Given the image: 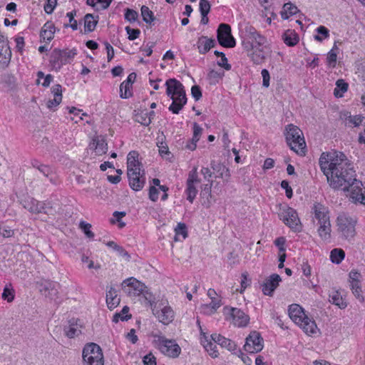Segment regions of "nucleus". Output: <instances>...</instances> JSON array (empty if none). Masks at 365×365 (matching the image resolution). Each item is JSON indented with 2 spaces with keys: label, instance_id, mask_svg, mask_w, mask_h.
<instances>
[{
  "label": "nucleus",
  "instance_id": "f257e3e1",
  "mask_svg": "<svg viewBox=\"0 0 365 365\" xmlns=\"http://www.w3.org/2000/svg\"><path fill=\"white\" fill-rule=\"evenodd\" d=\"M321 170L334 189L350 192L352 198L365 205L362 182L356 178V171L346 155L341 152L323 153L319 160Z\"/></svg>",
  "mask_w": 365,
  "mask_h": 365
},
{
  "label": "nucleus",
  "instance_id": "f03ea898",
  "mask_svg": "<svg viewBox=\"0 0 365 365\" xmlns=\"http://www.w3.org/2000/svg\"><path fill=\"white\" fill-rule=\"evenodd\" d=\"M166 94L173 102L168 110L174 114H178L187 103L186 93L184 86L176 78H169L165 82Z\"/></svg>",
  "mask_w": 365,
  "mask_h": 365
},
{
  "label": "nucleus",
  "instance_id": "7ed1b4c3",
  "mask_svg": "<svg viewBox=\"0 0 365 365\" xmlns=\"http://www.w3.org/2000/svg\"><path fill=\"white\" fill-rule=\"evenodd\" d=\"M284 135L286 143L292 150L299 155H305L306 143L303 132L298 126L292 123L287 125Z\"/></svg>",
  "mask_w": 365,
  "mask_h": 365
},
{
  "label": "nucleus",
  "instance_id": "20e7f679",
  "mask_svg": "<svg viewBox=\"0 0 365 365\" xmlns=\"http://www.w3.org/2000/svg\"><path fill=\"white\" fill-rule=\"evenodd\" d=\"M82 357L83 365H104L102 349L96 343L91 342L85 345Z\"/></svg>",
  "mask_w": 365,
  "mask_h": 365
},
{
  "label": "nucleus",
  "instance_id": "39448f33",
  "mask_svg": "<svg viewBox=\"0 0 365 365\" xmlns=\"http://www.w3.org/2000/svg\"><path fill=\"white\" fill-rule=\"evenodd\" d=\"M76 55L77 50L76 48L71 50L54 48L51 53L49 63L53 70L58 71L63 65L69 63V60L73 58Z\"/></svg>",
  "mask_w": 365,
  "mask_h": 365
},
{
  "label": "nucleus",
  "instance_id": "423d86ee",
  "mask_svg": "<svg viewBox=\"0 0 365 365\" xmlns=\"http://www.w3.org/2000/svg\"><path fill=\"white\" fill-rule=\"evenodd\" d=\"M356 220L346 214H341L336 218L338 232L341 237L351 240L356 235Z\"/></svg>",
  "mask_w": 365,
  "mask_h": 365
},
{
  "label": "nucleus",
  "instance_id": "0eeeda50",
  "mask_svg": "<svg viewBox=\"0 0 365 365\" xmlns=\"http://www.w3.org/2000/svg\"><path fill=\"white\" fill-rule=\"evenodd\" d=\"M279 217L291 230L296 232L302 231V224L297 211L287 205H285L278 214Z\"/></svg>",
  "mask_w": 365,
  "mask_h": 365
},
{
  "label": "nucleus",
  "instance_id": "6e6552de",
  "mask_svg": "<svg viewBox=\"0 0 365 365\" xmlns=\"http://www.w3.org/2000/svg\"><path fill=\"white\" fill-rule=\"evenodd\" d=\"M217 39L218 43L225 48H233L236 45L235 38L231 33V26L222 23L217 30Z\"/></svg>",
  "mask_w": 365,
  "mask_h": 365
},
{
  "label": "nucleus",
  "instance_id": "1a4fd4ad",
  "mask_svg": "<svg viewBox=\"0 0 365 365\" xmlns=\"http://www.w3.org/2000/svg\"><path fill=\"white\" fill-rule=\"evenodd\" d=\"M160 302L158 306L156 304L152 307L153 314L158 319L159 322L165 325L170 324L175 318V312L169 305H164Z\"/></svg>",
  "mask_w": 365,
  "mask_h": 365
},
{
  "label": "nucleus",
  "instance_id": "9d476101",
  "mask_svg": "<svg viewBox=\"0 0 365 365\" xmlns=\"http://www.w3.org/2000/svg\"><path fill=\"white\" fill-rule=\"evenodd\" d=\"M264 347V339L259 332L252 331L247 336L244 349L247 352L255 354L262 350Z\"/></svg>",
  "mask_w": 365,
  "mask_h": 365
},
{
  "label": "nucleus",
  "instance_id": "9b49d317",
  "mask_svg": "<svg viewBox=\"0 0 365 365\" xmlns=\"http://www.w3.org/2000/svg\"><path fill=\"white\" fill-rule=\"evenodd\" d=\"M158 346L160 351L171 358L178 357L181 349L175 340L168 339L165 336H160L158 339Z\"/></svg>",
  "mask_w": 365,
  "mask_h": 365
},
{
  "label": "nucleus",
  "instance_id": "f8f14e48",
  "mask_svg": "<svg viewBox=\"0 0 365 365\" xmlns=\"http://www.w3.org/2000/svg\"><path fill=\"white\" fill-rule=\"evenodd\" d=\"M127 175L130 187L135 191H139L143 189L145 183V173H140V168L128 169Z\"/></svg>",
  "mask_w": 365,
  "mask_h": 365
},
{
  "label": "nucleus",
  "instance_id": "ddd939ff",
  "mask_svg": "<svg viewBox=\"0 0 365 365\" xmlns=\"http://www.w3.org/2000/svg\"><path fill=\"white\" fill-rule=\"evenodd\" d=\"M122 285H126L133 288L135 291L138 292V294H143L145 299L150 303L151 307H153L155 297L150 292H148V290H147V287L144 284L132 277L124 280L122 283Z\"/></svg>",
  "mask_w": 365,
  "mask_h": 365
},
{
  "label": "nucleus",
  "instance_id": "4468645a",
  "mask_svg": "<svg viewBox=\"0 0 365 365\" xmlns=\"http://www.w3.org/2000/svg\"><path fill=\"white\" fill-rule=\"evenodd\" d=\"M225 311L230 314L232 318L235 325L239 327H244L247 325L250 322V317L246 314L242 310L238 308L225 307Z\"/></svg>",
  "mask_w": 365,
  "mask_h": 365
},
{
  "label": "nucleus",
  "instance_id": "2eb2a0df",
  "mask_svg": "<svg viewBox=\"0 0 365 365\" xmlns=\"http://www.w3.org/2000/svg\"><path fill=\"white\" fill-rule=\"evenodd\" d=\"M282 281L281 277L278 274H271L262 285V292L264 295L272 296L274 290L279 286Z\"/></svg>",
  "mask_w": 365,
  "mask_h": 365
},
{
  "label": "nucleus",
  "instance_id": "dca6fc26",
  "mask_svg": "<svg viewBox=\"0 0 365 365\" xmlns=\"http://www.w3.org/2000/svg\"><path fill=\"white\" fill-rule=\"evenodd\" d=\"M59 284L55 282L45 280L39 284L40 292L46 297L53 299L57 297Z\"/></svg>",
  "mask_w": 365,
  "mask_h": 365
},
{
  "label": "nucleus",
  "instance_id": "f3484780",
  "mask_svg": "<svg viewBox=\"0 0 365 365\" xmlns=\"http://www.w3.org/2000/svg\"><path fill=\"white\" fill-rule=\"evenodd\" d=\"M289 316L290 319L298 324L302 323L304 319L303 317H307L303 308L297 304H292L289 306L288 309Z\"/></svg>",
  "mask_w": 365,
  "mask_h": 365
},
{
  "label": "nucleus",
  "instance_id": "a211bd4d",
  "mask_svg": "<svg viewBox=\"0 0 365 365\" xmlns=\"http://www.w3.org/2000/svg\"><path fill=\"white\" fill-rule=\"evenodd\" d=\"M211 339L217 344L220 345L221 347L227 349L230 351H234L237 349V344L230 339L225 338V336L218 334H212Z\"/></svg>",
  "mask_w": 365,
  "mask_h": 365
},
{
  "label": "nucleus",
  "instance_id": "6ab92c4d",
  "mask_svg": "<svg viewBox=\"0 0 365 365\" xmlns=\"http://www.w3.org/2000/svg\"><path fill=\"white\" fill-rule=\"evenodd\" d=\"M312 210L314 218L318 220V224L322 223L323 221L327 222L329 220L328 210L327 207L321 203H315L312 207Z\"/></svg>",
  "mask_w": 365,
  "mask_h": 365
},
{
  "label": "nucleus",
  "instance_id": "aec40b11",
  "mask_svg": "<svg viewBox=\"0 0 365 365\" xmlns=\"http://www.w3.org/2000/svg\"><path fill=\"white\" fill-rule=\"evenodd\" d=\"M215 41L212 38H209L205 36H201L197 41V46L200 54H205L211 48L215 47Z\"/></svg>",
  "mask_w": 365,
  "mask_h": 365
},
{
  "label": "nucleus",
  "instance_id": "412c9836",
  "mask_svg": "<svg viewBox=\"0 0 365 365\" xmlns=\"http://www.w3.org/2000/svg\"><path fill=\"white\" fill-rule=\"evenodd\" d=\"M303 322H302V323H299L298 325L307 334L312 335L319 331V329L317 328L314 320L309 318L308 316L303 317Z\"/></svg>",
  "mask_w": 365,
  "mask_h": 365
},
{
  "label": "nucleus",
  "instance_id": "4be33fe9",
  "mask_svg": "<svg viewBox=\"0 0 365 365\" xmlns=\"http://www.w3.org/2000/svg\"><path fill=\"white\" fill-rule=\"evenodd\" d=\"M120 298L118 297L117 290L110 287L106 292V303L109 309L115 308L120 303Z\"/></svg>",
  "mask_w": 365,
  "mask_h": 365
},
{
  "label": "nucleus",
  "instance_id": "5701e85b",
  "mask_svg": "<svg viewBox=\"0 0 365 365\" xmlns=\"http://www.w3.org/2000/svg\"><path fill=\"white\" fill-rule=\"evenodd\" d=\"M56 31V27L51 21H47L41 29L40 36L44 41H51Z\"/></svg>",
  "mask_w": 365,
  "mask_h": 365
},
{
  "label": "nucleus",
  "instance_id": "b1692460",
  "mask_svg": "<svg viewBox=\"0 0 365 365\" xmlns=\"http://www.w3.org/2000/svg\"><path fill=\"white\" fill-rule=\"evenodd\" d=\"M24 207L30 212L38 214L42 211L41 201H38L34 198H29L22 202Z\"/></svg>",
  "mask_w": 365,
  "mask_h": 365
},
{
  "label": "nucleus",
  "instance_id": "393cba45",
  "mask_svg": "<svg viewBox=\"0 0 365 365\" xmlns=\"http://www.w3.org/2000/svg\"><path fill=\"white\" fill-rule=\"evenodd\" d=\"M282 39L284 43L288 46H294L299 42V36L291 29L287 30L282 35Z\"/></svg>",
  "mask_w": 365,
  "mask_h": 365
},
{
  "label": "nucleus",
  "instance_id": "a878e982",
  "mask_svg": "<svg viewBox=\"0 0 365 365\" xmlns=\"http://www.w3.org/2000/svg\"><path fill=\"white\" fill-rule=\"evenodd\" d=\"M255 64L262 63L265 58V52L263 47H256L250 53L248 54Z\"/></svg>",
  "mask_w": 365,
  "mask_h": 365
},
{
  "label": "nucleus",
  "instance_id": "bb28decb",
  "mask_svg": "<svg viewBox=\"0 0 365 365\" xmlns=\"http://www.w3.org/2000/svg\"><path fill=\"white\" fill-rule=\"evenodd\" d=\"M91 148H94L98 155L105 154L108 150V144L103 138H98L93 140V143L90 144Z\"/></svg>",
  "mask_w": 365,
  "mask_h": 365
},
{
  "label": "nucleus",
  "instance_id": "cd10ccee",
  "mask_svg": "<svg viewBox=\"0 0 365 365\" xmlns=\"http://www.w3.org/2000/svg\"><path fill=\"white\" fill-rule=\"evenodd\" d=\"M78 319H72L68 321V326H65L63 331L66 336L73 338L81 333V330L76 327Z\"/></svg>",
  "mask_w": 365,
  "mask_h": 365
},
{
  "label": "nucleus",
  "instance_id": "c85d7f7f",
  "mask_svg": "<svg viewBox=\"0 0 365 365\" xmlns=\"http://www.w3.org/2000/svg\"><path fill=\"white\" fill-rule=\"evenodd\" d=\"M211 168L213 170V174L215 178H222L225 174L229 175V170L225 165L215 161H212L210 163Z\"/></svg>",
  "mask_w": 365,
  "mask_h": 365
},
{
  "label": "nucleus",
  "instance_id": "c756f323",
  "mask_svg": "<svg viewBox=\"0 0 365 365\" xmlns=\"http://www.w3.org/2000/svg\"><path fill=\"white\" fill-rule=\"evenodd\" d=\"M319 227L317 230L319 235L323 240H329L331 238V224L330 220L322 222L319 224Z\"/></svg>",
  "mask_w": 365,
  "mask_h": 365
},
{
  "label": "nucleus",
  "instance_id": "7c9ffc66",
  "mask_svg": "<svg viewBox=\"0 0 365 365\" xmlns=\"http://www.w3.org/2000/svg\"><path fill=\"white\" fill-rule=\"evenodd\" d=\"M98 16H96V19L91 14H87L84 16V27H85V33H90L94 31L98 21Z\"/></svg>",
  "mask_w": 365,
  "mask_h": 365
},
{
  "label": "nucleus",
  "instance_id": "2f4dec72",
  "mask_svg": "<svg viewBox=\"0 0 365 365\" xmlns=\"http://www.w3.org/2000/svg\"><path fill=\"white\" fill-rule=\"evenodd\" d=\"M242 26L240 29L242 38L252 40L258 31L249 23L244 24Z\"/></svg>",
  "mask_w": 365,
  "mask_h": 365
},
{
  "label": "nucleus",
  "instance_id": "473e14b6",
  "mask_svg": "<svg viewBox=\"0 0 365 365\" xmlns=\"http://www.w3.org/2000/svg\"><path fill=\"white\" fill-rule=\"evenodd\" d=\"M299 11L298 8L291 2L285 3L283 6V11H281V16L283 19H288Z\"/></svg>",
  "mask_w": 365,
  "mask_h": 365
},
{
  "label": "nucleus",
  "instance_id": "72a5a7b5",
  "mask_svg": "<svg viewBox=\"0 0 365 365\" xmlns=\"http://www.w3.org/2000/svg\"><path fill=\"white\" fill-rule=\"evenodd\" d=\"M38 171L41 173L45 177L48 178L49 181L53 184L57 185L58 182V179L56 173L53 172V170L48 165H43L39 168Z\"/></svg>",
  "mask_w": 365,
  "mask_h": 365
},
{
  "label": "nucleus",
  "instance_id": "f704fd0d",
  "mask_svg": "<svg viewBox=\"0 0 365 365\" xmlns=\"http://www.w3.org/2000/svg\"><path fill=\"white\" fill-rule=\"evenodd\" d=\"M329 302L338 306L340 309H344L347 306L346 302L343 299L338 291H333L329 294Z\"/></svg>",
  "mask_w": 365,
  "mask_h": 365
},
{
  "label": "nucleus",
  "instance_id": "c9c22d12",
  "mask_svg": "<svg viewBox=\"0 0 365 365\" xmlns=\"http://www.w3.org/2000/svg\"><path fill=\"white\" fill-rule=\"evenodd\" d=\"M140 11L143 21L150 25H154V21L156 19L153 12L145 5L142 6Z\"/></svg>",
  "mask_w": 365,
  "mask_h": 365
},
{
  "label": "nucleus",
  "instance_id": "e433bc0d",
  "mask_svg": "<svg viewBox=\"0 0 365 365\" xmlns=\"http://www.w3.org/2000/svg\"><path fill=\"white\" fill-rule=\"evenodd\" d=\"M175 241H182L187 237V227L185 223L179 222L175 228Z\"/></svg>",
  "mask_w": 365,
  "mask_h": 365
},
{
  "label": "nucleus",
  "instance_id": "4c0bfd02",
  "mask_svg": "<svg viewBox=\"0 0 365 365\" xmlns=\"http://www.w3.org/2000/svg\"><path fill=\"white\" fill-rule=\"evenodd\" d=\"M348 83L342 79H339L336 82V88L334 90V95L336 98L343 96V93L348 89Z\"/></svg>",
  "mask_w": 365,
  "mask_h": 365
},
{
  "label": "nucleus",
  "instance_id": "58836bf2",
  "mask_svg": "<svg viewBox=\"0 0 365 365\" xmlns=\"http://www.w3.org/2000/svg\"><path fill=\"white\" fill-rule=\"evenodd\" d=\"M345 257V252L343 250L335 248L331 251L330 259L333 263L339 264Z\"/></svg>",
  "mask_w": 365,
  "mask_h": 365
},
{
  "label": "nucleus",
  "instance_id": "ea45409f",
  "mask_svg": "<svg viewBox=\"0 0 365 365\" xmlns=\"http://www.w3.org/2000/svg\"><path fill=\"white\" fill-rule=\"evenodd\" d=\"M138 153L136 151H130L127 157V165L128 169L140 168V163L137 158Z\"/></svg>",
  "mask_w": 365,
  "mask_h": 365
},
{
  "label": "nucleus",
  "instance_id": "a19ab883",
  "mask_svg": "<svg viewBox=\"0 0 365 365\" xmlns=\"http://www.w3.org/2000/svg\"><path fill=\"white\" fill-rule=\"evenodd\" d=\"M129 307L128 306L123 307L120 313H115L113 317V322L117 323L119 320L127 321L131 318V314H128Z\"/></svg>",
  "mask_w": 365,
  "mask_h": 365
},
{
  "label": "nucleus",
  "instance_id": "79ce46f5",
  "mask_svg": "<svg viewBox=\"0 0 365 365\" xmlns=\"http://www.w3.org/2000/svg\"><path fill=\"white\" fill-rule=\"evenodd\" d=\"M135 120L144 126H148L151 123L150 118H148L147 110H140L135 115Z\"/></svg>",
  "mask_w": 365,
  "mask_h": 365
},
{
  "label": "nucleus",
  "instance_id": "37998d69",
  "mask_svg": "<svg viewBox=\"0 0 365 365\" xmlns=\"http://www.w3.org/2000/svg\"><path fill=\"white\" fill-rule=\"evenodd\" d=\"M206 344H204V347L205 350L208 352V354L212 357V358H217L219 355L218 351H217V346L216 345L217 343H215L214 341H209L206 339Z\"/></svg>",
  "mask_w": 365,
  "mask_h": 365
},
{
  "label": "nucleus",
  "instance_id": "c03bdc74",
  "mask_svg": "<svg viewBox=\"0 0 365 365\" xmlns=\"http://www.w3.org/2000/svg\"><path fill=\"white\" fill-rule=\"evenodd\" d=\"M132 86L130 84H126L123 81L120 86V96L121 98L126 99L132 96L131 92Z\"/></svg>",
  "mask_w": 365,
  "mask_h": 365
},
{
  "label": "nucleus",
  "instance_id": "a18cd8bd",
  "mask_svg": "<svg viewBox=\"0 0 365 365\" xmlns=\"http://www.w3.org/2000/svg\"><path fill=\"white\" fill-rule=\"evenodd\" d=\"M318 35L314 36V39L317 41L322 42L324 38L329 36V30L324 26H319L316 29Z\"/></svg>",
  "mask_w": 365,
  "mask_h": 365
},
{
  "label": "nucleus",
  "instance_id": "49530a36",
  "mask_svg": "<svg viewBox=\"0 0 365 365\" xmlns=\"http://www.w3.org/2000/svg\"><path fill=\"white\" fill-rule=\"evenodd\" d=\"M351 289L352 291L353 294L355 296V297L361 302H363L364 301V298L363 295L361 294L362 290L360 282H354L353 284H350Z\"/></svg>",
  "mask_w": 365,
  "mask_h": 365
},
{
  "label": "nucleus",
  "instance_id": "de8ad7c7",
  "mask_svg": "<svg viewBox=\"0 0 365 365\" xmlns=\"http://www.w3.org/2000/svg\"><path fill=\"white\" fill-rule=\"evenodd\" d=\"M186 185L187 187L185 190V193L187 194V200L190 202L192 203L197 193V190L195 187V184L186 183Z\"/></svg>",
  "mask_w": 365,
  "mask_h": 365
},
{
  "label": "nucleus",
  "instance_id": "09e8293b",
  "mask_svg": "<svg viewBox=\"0 0 365 365\" xmlns=\"http://www.w3.org/2000/svg\"><path fill=\"white\" fill-rule=\"evenodd\" d=\"M224 76L223 71H217L214 69L210 71L207 74V78L210 80V84H216L219 82V80L221 79Z\"/></svg>",
  "mask_w": 365,
  "mask_h": 365
},
{
  "label": "nucleus",
  "instance_id": "8fccbe9b",
  "mask_svg": "<svg viewBox=\"0 0 365 365\" xmlns=\"http://www.w3.org/2000/svg\"><path fill=\"white\" fill-rule=\"evenodd\" d=\"M76 14V10H73L71 12L67 13L66 16L69 19L70 24H65L64 27H71L73 31L78 29V23L77 21L74 19V16Z\"/></svg>",
  "mask_w": 365,
  "mask_h": 365
},
{
  "label": "nucleus",
  "instance_id": "3c124183",
  "mask_svg": "<svg viewBox=\"0 0 365 365\" xmlns=\"http://www.w3.org/2000/svg\"><path fill=\"white\" fill-rule=\"evenodd\" d=\"M113 0H86V4L92 7H95L97 3L101 4L102 9H106L109 7Z\"/></svg>",
  "mask_w": 365,
  "mask_h": 365
},
{
  "label": "nucleus",
  "instance_id": "603ef678",
  "mask_svg": "<svg viewBox=\"0 0 365 365\" xmlns=\"http://www.w3.org/2000/svg\"><path fill=\"white\" fill-rule=\"evenodd\" d=\"M125 19L128 21L133 23L135 22L138 18V13L131 9L127 8L125 10L124 14Z\"/></svg>",
  "mask_w": 365,
  "mask_h": 365
},
{
  "label": "nucleus",
  "instance_id": "864d4df0",
  "mask_svg": "<svg viewBox=\"0 0 365 365\" xmlns=\"http://www.w3.org/2000/svg\"><path fill=\"white\" fill-rule=\"evenodd\" d=\"M213 181H211V182H209L204 185L203 189L201 191L200 195L202 198H207V205L208 207L210 205V201L209 197H211V188L212 186Z\"/></svg>",
  "mask_w": 365,
  "mask_h": 365
},
{
  "label": "nucleus",
  "instance_id": "5fc2aeb1",
  "mask_svg": "<svg viewBox=\"0 0 365 365\" xmlns=\"http://www.w3.org/2000/svg\"><path fill=\"white\" fill-rule=\"evenodd\" d=\"M211 4L208 0H200L199 10L200 14H208L210 11Z\"/></svg>",
  "mask_w": 365,
  "mask_h": 365
},
{
  "label": "nucleus",
  "instance_id": "6e6d98bb",
  "mask_svg": "<svg viewBox=\"0 0 365 365\" xmlns=\"http://www.w3.org/2000/svg\"><path fill=\"white\" fill-rule=\"evenodd\" d=\"M125 29L127 34L128 35V38L129 40L133 41L139 37L140 31L138 29H132L130 26H126Z\"/></svg>",
  "mask_w": 365,
  "mask_h": 365
},
{
  "label": "nucleus",
  "instance_id": "4d7b16f0",
  "mask_svg": "<svg viewBox=\"0 0 365 365\" xmlns=\"http://www.w3.org/2000/svg\"><path fill=\"white\" fill-rule=\"evenodd\" d=\"M80 228L83 231L84 234L86 235V237L89 238H92L94 237V234L93 232L91 231V225L89 223H87L86 222H80Z\"/></svg>",
  "mask_w": 365,
  "mask_h": 365
},
{
  "label": "nucleus",
  "instance_id": "13d9d810",
  "mask_svg": "<svg viewBox=\"0 0 365 365\" xmlns=\"http://www.w3.org/2000/svg\"><path fill=\"white\" fill-rule=\"evenodd\" d=\"M337 53H334V50H330L327 53V63L330 67L334 68L336 64Z\"/></svg>",
  "mask_w": 365,
  "mask_h": 365
},
{
  "label": "nucleus",
  "instance_id": "bf43d9fd",
  "mask_svg": "<svg viewBox=\"0 0 365 365\" xmlns=\"http://www.w3.org/2000/svg\"><path fill=\"white\" fill-rule=\"evenodd\" d=\"M348 121L349 123H352L355 127H358L360 125H363L364 116L360 115H349Z\"/></svg>",
  "mask_w": 365,
  "mask_h": 365
},
{
  "label": "nucleus",
  "instance_id": "052dcab7",
  "mask_svg": "<svg viewBox=\"0 0 365 365\" xmlns=\"http://www.w3.org/2000/svg\"><path fill=\"white\" fill-rule=\"evenodd\" d=\"M198 182H200V180L197 176V168H194L191 171H190L186 183L195 184Z\"/></svg>",
  "mask_w": 365,
  "mask_h": 365
},
{
  "label": "nucleus",
  "instance_id": "680f3d73",
  "mask_svg": "<svg viewBox=\"0 0 365 365\" xmlns=\"http://www.w3.org/2000/svg\"><path fill=\"white\" fill-rule=\"evenodd\" d=\"M252 41L257 45V47H262L267 42L266 38L259 32H257Z\"/></svg>",
  "mask_w": 365,
  "mask_h": 365
},
{
  "label": "nucleus",
  "instance_id": "e2e57ef3",
  "mask_svg": "<svg viewBox=\"0 0 365 365\" xmlns=\"http://www.w3.org/2000/svg\"><path fill=\"white\" fill-rule=\"evenodd\" d=\"M157 145L159 148V154L162 157H164L165 155H169L170 153L167 144L165 142H163V140L161 141L158 140L157 143Z\"/></svg>",
  "mask_w": 365,
  "mask_h": 365
},
{
  "label": "nucleus",
  "instance_id": "0e129e2a",
  "mask_svg": "<svg viewBox=\"0 0 365 365\" xmlns=\"http://www.w3.org/2000/svg\"><path fill=\"white\" fill-rule=\"evenodd\" d=\"M14 231L6 225H0V235L4 237H11L14 235Z\"/></svg>",
  "mask_w": 365,
  "mask_h": 365
},
{
  "label": "nucleus",
  "instance_id": "69168bd1",
  "mask_svg": "<svg viewBox=\"0 0 365 365\" xmlns=\"http://www.w3.org/2000/svg\"><path fill=\"white\" fill-rule=\"evenodd\" d=\"M2 298L9 302H12L14 298L13 289H9L7 286H6L2 293Z\"/></svg>",
  "mask_w": 365,
  "mask_h": 365
},
{
  "label": "nucleus",
  "instance_id": "338daca9",
  "mask_svg": "<svg viewBox=\"0 0 365 365\" xmlns=\"http://www.w3.org/2000/svg\"><path fill=\"white\" fill-rule=\"evenodd\" d=\"M57 5V0H47L44 5V11L46 14H51Z\"/></svg>",
  "mask_w": 365,
  "mask_h": 365
},
{
  "label": "nucleus",
  "instance_id": "774afa93",
  "mask_svg": "<svg viewBox=\"0 0 365 365\" xmlns=\"http://www.w3.org/2000/svg\"><path fill=\"white\" fill-rule=\"evenodd\" d=\"M192 96L196 101H199L202 98V91L199 86L195 85L191 88Z\"/></svg>",
  "mask_w": 365,
  "mask_h": 365
}]
</instances>
